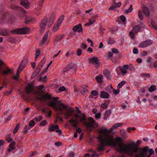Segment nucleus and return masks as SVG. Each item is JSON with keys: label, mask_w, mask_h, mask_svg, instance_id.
I'll return each instance as SVG.
<instances>
[{"label": "nucleus", "mask_w": 157, "mask_h": 157, "mask_svg": "<svg viewBox=\"0 0 157 157\" xmlns=\"http://www.w3.org/2000/svg\"><path fill=\"white\" fill-rule=\"evenodd\" d=\"M99 133L100 134L104 135L106 140H105L102 135H100L97 138L99 141L97 149L98 151H103L104 149V147L105 146L109 145L115 147L116 145L119 146L122 145V140L121 138L117 137L114 139L113 135L109 134L110 131L106 128L102 127L100 129Z\"/></svg>", "instance_id": "nucleus-1"}, {"label": "nucleus", "mask_w": 157, "mask_h": 157, "mask_svg": "<svg viewBox=\"0 0 157 157\" xmlns=\"http://www.w3.org/2000/svg\"><path fill=\"white\" fill-rule=\"evenodd\" d=\"M59 99L58 97H53V101L48 104L49 106L52 107L56 111L59 110L61 112L60 114H63L65 115L64 118L67 120L69 116L71 115V113H73L75 112L76 110H74L71 107H69L67 109V105H65L63 103H60L58 107V108L56 106V101Z\"/></svg>", "instance_id": "nucleus-2"}, {"label": "nucleus", "mask_w": 157, "mask_h": 157, "mask_svg": "<svg viewBox=\"0 0 157 157\" xmlns=\"http://www.w3.org/2000/svg\"><path fill=\"white\" fill-rule=\"evenodd\" d=\"M135 145L134 142H131L128 145H122L119 146V148L117 149L120 153H121L123 151L127 153L131 156H132V147Z\"/></svg>", "instance_id": "nucleus-3"}, {"label": "nucleus", "mask_w": 157, "mask_h": 157, "mask_svg": "<svg viewBox=\"0 0 157 157\" xmlns=\"http://www.w3.org/2000/svg\"><path fill=\"white\" fill-rule=\"evenodd\" d=\"M149 150V148L147 146H146L143 148H140L138 147H132V156H134L133 153L139 154V155L141 157H144L147 155V152Z\"/></svg>", "instance_id": "nucleus-4"}, {"label": "nucleus", "mask_w": 157, "mask_h": 157, "mask_svg": "<svg viewBox=\"0 0 157 157\" xmlns=\"http://www.w3.org/2000/svg\"><path fill=\"white\" fill-rule=\"evenodd\" d=\"M86 120V116L84 113H82V117L79 119L78 121L77 119H74V118H72L70 120H69L68 121L70 123L72 124L74 128H75L77 127V125L80 122L84 121Z\"/></svg>", "instance_id": "nucleus-5"}, {"label": "nucleus", "mask_w": 157, "mask_h": 157, "mask_svg": "<svg viewBox=\"0 0 157 157\" xmlns=\"http://www.w3.org/2000/svg\"><path fill=\"white\" fill-rule=\"evenodd\" d=\"M29 31V28L25 27L13 30L11 31V33L15 34H23L28 33Z\"/></svg>", "instance_id": "nucleus-6"}, {"label": "nucleus", "mask_w": 157, "mask_h": 157, "mask_svg": "<svg viewBox=\"0 0 157 157\" xmlns=\"http://www.w3.org/2000/svg\"><path fill=\"white\" fill-rule=\"evenodd\" d=\"M88 120L90 121V122H85L83 124L86 127L87 129H89L90 131H91L92 130L90 129V128H94L95 121L94 120L92 117H89Z\"/></svg>", "instance_id": "nucleus-7"}, {"label": "nucleus", "mask_w": 157, "mask_h": 157, "mask_svg": "<svg viewBox=\"0 0 157 157\" xmlns=\"http://www.w3.org/2000/svg\"><path fill=\"white\" fill-rule=\"evenodd\" d=\"M47 23L48 18L46 17H44V18L41 20L40 24V30L41 33L44 32Z\"/></svg>", "instance_id": "nucleus-8"}, {"label": "nucleus", "mask_w": 157, "mask_h": 157, "mask_svg": "<svg viewBox=\"0 0 157 157\" xmlns=\"http://www.w3.org/2000/svg\"><path fill=\"white\" fill-rule=\"evenodd\" d=\"M89 62L92 64L95 65V67L96 68H99L101 64V63L99 62L98 57H94L92 58L89 59Z\"/></svg>", "instance_id": "nucleus-9"}, {"label": "nucleus", "mask_w": 157, "mask_h": 157, "mask_svg": "<svg viewBox=\"0 0 157 157\" xmlns=\"http://www.w3.org/2000/svg\"><path fill=\"white\" fill-rule=\"evenodd\" d=\"M140 29L141 26L139 25H138L134 27L133 29L129 33V35L131 37L132 39H134L135 38V34H134V33H138L140 31Z\"/></svg>", "instance_id": "nucleus-10"}, {"label": "nucleus", "mask_w": 157, "mask_h": 157, "mask_svg": "<svg viewBox=\"0 0 157 157\" xmlns=\"http://www.w3.org/2000/svg\"><path fill=\"white\" fill-rule=\"evenodd\" d=\"M52 98L51 95L48 93H46L42 97L36 96L35 99L39 101H45L46 100H50Z\"/></svg>", "instance_id": "nucleus-11"}, {"label": "nucleus", "mask_w": 157, "mask_h": 157, "mask_svg": "<svg viewBox=\"0 0 157 157\" xmlns=\"http://www.w3.org/2000/svg\"><path fill=\"white\" fill-rule=\"evenodd\" d=\"M152 42L153 41L151 40H148L141 43L139 45V47L140 48H144L151 45Z\"/></svg>", "instance_id": "nucleus-12"}, {"label": "nucleus", "mask_w": 157, "mask_h": 157, "mask_svg": "<svg viewBox=\"0 0 157 157\" xmlns=\"http://www.w3.org/2000/svg\"><path fill=\"white\" fill-rule=\"evenodd\" d=\"M73 30L75 32L78 31V32H83V29L82 27V25L81 24H79L78 25L75 26L73 28Z\"/></svg>", "instance_id": "nucleus-13"}, {"label": "nucleus", "mask_w": 157, "mask_h": 157, "mask_svg": "<svg viewBox=\"0 0 157 157\" xmlns=\"http://www.w3.org/2000/svg\"><path fill=\"white\" fill-rule=\"evenodd\" d=\"M33 86L31 84L28 83L27 85L26 86V91L27 94H29L30 93H32L33 91Z\"/></svg>", "instance_id": "nucleus-14"}, {"label": "nucleus", "mask_w": 157, "mask_h": 157, "mask_svg": "<svg viewBox=\"0 0 157 157\" xmlns=\"http://www.w3.org/2000/svg\"><path fill=\"white\" fill-rule=\"evenodd\" d=\"M28 61V58H26V59H24L21 61V63H20L18 67L19 68L20 66H21L19 69L20 71H22L23 69L25 67V65L27 64Z\"/></svg>", "instance_id": "nucleus-15"}, {"label": "nucleus", "mask_w": 157, "mask_h": 157, "mask_svg": "<svg viewBox=\"0 0 157 157\" xmlns=\"http://www.w3.org/2000/svg\"><path fill=\"white\" fill-rule=\"evenodd\" d=\"M28 61V58H26V59H24L21 61V63H20L18 67L19 68L20 66H21L19 69L20 71H22L23 69L25 67V65L27 64Z\"/></svg>", "instance_id": "nucleus-16"}, {"label": "nucleus", "mask_w": 157, "mask_h": 157, "mask_svg": "<svg viewBox=\"0 0 157 157\" xmlns=\"http://www.w3.org/2000/svg\"><path fill=\"white\" fill-rule=\"evenodd\" d=\"M20 4L26 9L30 8V3L28 0H21Z\"/></svg>", "instance_id": "nucleus-17"}, {"label": "nucleus", "mask_w": 157, "mask_h": 157, "mask_svg": "<svg viewBox=\"0 0 157 157\" xmlns=\"http://www.w3.org/2000/svg\"><path fill=\"white\" fill-rule=\"evenodd\" d=\"M15 142L14 141H12L9 145V147L7 149L8 152H10L13 150L15 149L16 148L15 147Z\"/></svg>", "instance_id": "nucleus-18"}, {"label": "nucleus", "mask_w": 157, "mask_h": 157, "mask_svg": "<svg viewBox=\"0 0 157 157\" xmlns=\"http://www.w3.org/2000/svg\"><path fill=\"white\" fill-rule=\"evenodd\" d=\"M55 18V15L54 13H52L49 19L48 25L49 27L52 26L54 22V20Z\"/></svg>", "instance_id": "nucleus-19"}, {"label": "nucleus", "mask_w": 157, "mask_h": 157, "mask_svg": "<svg viewBox=\"0 0 157 157\" xmlns=\"http://www.w3.org/2000/svg\"><path fill=\"white\" fill-rule=\"evenodd\" d=\"M100 97L101 98L107 99L109 98L110 95L107 92L102 91L100 92Z\"/></svg>", "instance_id": "nucleus-20"}, {"label": "nucleus", "mask_w": 157, "mask_h": 157, "mask_svg": "<svg viewBox=\"0 0 157 157\" xmlns=\"http://www.w3.org/2000/svg\"><path fill=\"white\" fill-rule=\"evenodd\" d=\"M142 10L144 12L145 15L147 17H149L150 16V12L148 8L147 7H144Z\"/></svg>", "instance_id": "nucleus-21"}, {"label": "nucleus", "mask_w": 157, "mask_h": 157, "mask_svg": "<svg viewBox=\"0 0 157 157\" xmlns=\"http://www.w3.org/2000/svg\"><path fill=\"white\" fill-rule=\"evenodd\" d=\"M10 34V32L6 29L0 30V35L3 36H7Z\"/></svg>", "instance_id": "nucleus-22"}, {"label": "nucleus", "mask_w": 157, "mask_h": 157, "mask_svg": "<svg viewBox=\"0 0 157 157\" xmlns=\"http://www.w3.org/2000/svg\"><path fill=\"white\" fill-rule=\"evenodd\" d=\"M113 6H111L109 8V10H113L114 9L117 7H120L121 5V2H120L118 3L116 2V4H113Z\"/></svg>", "instance_id": "nucleus-23"}, {"label": "nucleus", "mask_w": 157, "mask_h": 157, "mask_svg": "<svg viewBox=\"0 0 157 157\" xmlns=\"http://www.w3.org/2000/svg\"><path fill=\"white\" fill-rule=\"evenodd\" d=\"M104 75L109 80L111 79V78L110 76V72L107 69H105L103 71Z\"/></svg>", "instance_id": "nucleus-24"}, {"label": "nucleus", "mask_w": 157, "mask_h": 157, "mask_svg": "<svg viewBox=\"0 0 157 157\" xmlns=\"http://www.w3.org/2000/svg\"><path fill=\"white\" fill-rule=\"evenodd\" d=\"M59 126L57 124H56L55 125H52L50 126L49 128V131L50 132L52 131H55L56 129H59Z\"/></svg>", "instance_id": "nucleus-25"}, {"label": "nucleus", "mask_w": 157, "mask_h": 157, "mask_svg": "<svg viewBox=\"0 0 157 157\" xmlns=\"http://www.w3.org/2000/svg\"><path fill=\"white\" fill-rule=\"evenodd\" d=\"M48 33H49V31H48L45 33L44 35L42 41L41 42V46H42V45H43L45 43L46 41V40L47 39Z\"/></svg>", "instance_id": "nucleus-26"}, {"label": "nucleus", "mask_w": 157, "mask_h": 157, "mask_svg": "<svg viewBox=\"0 0 157 157\" xmlns=\"http://www.w3.org/2000/svg\"><path fill=\"white\" fill-rule=\"evenodd\" d=\"M6 70L5 71H2V73L3 75H6L12 73L13 70L10 69L8 67H7Z\"/></svg>", "instance_id": "nucleus-27"}, {"label": "nucleus", "mask_w": 157, "mask_h": 157, "mask_svg": "<svg viewBox=\"0 0 157 157\" xmlns=\"http://www.w3.org/2000/svg\"><path fill=\"white\" fill-rule=\"evenodd\" d=\"M74 66V65L72 64L68 65L63 70V72H65L70 71L73 68Z\"/></svg>", "instance_id": "nucleus-28"}, {"label": "nucleus", "mask_w": 157, "mask_h": 157, "mask_svg": "<svg viewBox=\"0 0 157 157\" xmlns=\"http://www.w3.org/2000/svg\"><path fill=\"white\" fill-rule=\"evenodd\" d=\"M111 113V111L110 110H106L105 113V114L104 117V119L106 120L107 117H108Z\"/></svg>", "instance_id": "nucleus-29"}, {"label": "nucleus", "mask_w": 157, "mask_h": 157, "mask_svg": "<svg viewBox=\"0 0 157 157\" xmlns=\"http://www.w3.org/2000/svg\"><path fill=\"white\" fill-rule=\"evenodd\" d=\"M60 25L58 23H56L54 25L53 28V30L55 32H56L59 29Z\"/></svg>", "instance_id": "nucleus-30"}, {"label": "nucleus", "mask_w": 157, "mask_h": 157, "mask_svg": "<svg viewBox=\"0 0 157 157\" xmlns=\"http://www.w3.org/2000/svg\"><path fill=\"white\" fill-rule=\"evenodd\" d=\"M98 92L95 90H92L91 93L90 94L89 97L90 98H93V96H97L98 95Z\"/></svg>", "instance_id": "nucleus-31"}, {"label": "nucleus", "mask_w": 157, "mask_h": 157, "mask_svg": "<svg viewBox=\"0 0 157 157\" xmlns=\"http://www.w3.org/2000/svg\"><path fill=\"white\" fill-rule=\"evenodd\" d=\"M113 88L112 85L111 84L110 86H108L106 87L105 90L111 94L113 93Z\"/></svg>", "instance_id": "nucleus-32"}, {"label": "nucleus", "mask_w": 157, "mask_h": 157, "mask_svg": "<svg viewBox=\"0 0 157 157\" xmlns=\"http://www.w3.org/2000/svg\"><path fill=\"white\" fill-rule=\"evenodd\" d=\"M20 124L19 123H18L17 124L16 126H15L14 129L13 130V133L16 134L17 132L20 128Z\"/></svg>", "instance_id": "nucleus-33"}, {"label": "nucleus", "mask_w": 157, "mask_h": 157, "mask_svg": "<svg viewBox=\"0 0 157 157\" xmlns=\"http://www.w3.org/2000/svg\"><path fill=\"white\" fill-rule=\"evenodd\" d=\"M64 18V16L63 15H62L60 16L57 21L56 23H58L59 25L61 24L62 21H63Z\"/></svg>", "instance_id": "nucleus-34"}, {"label": "nucleus", "mask_w": 157, "mask_h": 157, "mask_svg": "<svg viewBox=\"0 0 157 157\" xmlns=\"http://www.w3.org/2000/svg\"><path fill=\"white\" fill-rule=\"evenodd\" d=\"M156 89V86L155 85H152L148 89V91L150 92H152L155 91Z\"/></svg>", "instance_id": "nucleus-35"}, {"label": "nucleus", "mask_w": 157, "mask_h": 157, "mask_svg": "<svg viewBox=\"0 0 157 157\" xmlns=\"http://www.w3.org/2000/svg\"><path fill=\"white\" fill-rule=\"evenodd\" d=\"M32 93L34 95H40L41 94L43 93V91H40L37 90H33Z\"/></svg>", "instance_id": "nucleus-36"}, {"label": "nucleus", "mask_w": 157, "mask_h": 157, "mask_svg": "<svg viewBox=\"0 0 157 157\" xmlns=\"http://www.w3.org/2000/svg\"><path fill=\"white\" fill-rule=\"evenodd\" d=\"M87 87V86L86 85L82 86V89H81V92L85 93L87 92L88 90Z\"/></svg>", "instance_id": "nucleus-37"}, {"label": "nucleus", "mask_w": 157, "mask_h": 157, "mask_svg": "<svg viewBox=\"0 0 157 157\" xmlns=\"http://www.w3.org/2000/svg\"><path fill=\"white\" fill-rule=\"evenodd\" d=\"M123 124L122 123H118L114 124L113 126V129H116L118 128L119 127L121 126Z\"/></svg>", "instance_id": "nucleus-38"}, {"label": "nucleus", "mask_w": 157, "mask_h": 157, "mask_svg": "<svg viewBox=\"0 0 157 157\" xmlns=\"http://www.w3.org/2000/svg\"><path fill=\"white\" fill-rule=\"evenodd\" d=\"M132 5L131 4L129 8L128 9L126 10L125 11L124 13L126 14H128V13L129 12L131 13L133 9V8L132 7Z\"/></svg>", "instance_id": "nucleus-39"}, {"label": "nucleus", "mask_w": 157, "mask_h": 157, "mask_svg": "<svg viewBox=\"0 0 157 157\" xmlns=\"http://www.w3.org/2000/svg\"><path fill=\"white\" fill-rule=\"evenodd\" d=\"M119 68L120 70L121 71V73L123 74L124 75H125L127 73V71L122 67H119Z\"/></svg>", "instance_id": "nucleus-40"}, {"label": "nucleus", "mask_w": 157, "mask_h": 157, "mask_svg": "<svg viewBox=\"0 0 157 157\" xmlns=\"http://www.w3.org/2000/svg\"><path fill=\"white\" fill-rule=\"evenodd\" d=\"M39 72L37 71L36 70H35L32 73V75L31 77V79H33L36 76Z\"/></svg>", "instance_id": "nucleus-41"}, {"label": "nucleus", "mask_w": 157, "mask_h": 157, "mask_svg": "<svg viewBox=\"0 0 157 157\" xmlns=\"http://www.w3.org/2000/svg\"><path fill=\"white\" fill-rule=\"evenodd\" d=\"M126 83V82L124 81H123L120 83H119L117 85V87L119 89L121 88L122 86Z\"/></svg>", "instance_id": "nucleus-42"}, {"label": "nucleus", "mask_w": 157, "mask_h": 157, "mask_svg": "<svg viewBox=\"0 0 157 157\" xmlns=\"http://www.w3.org/2000/svg\"><path fill=\"white\" fill-rule=\"evenodd\" d=\"M138 16L140 19L141 20H143L144 18L142 15V13L141 11L140 10L138 11Z\"/></svg>", "instance_id": "nucleus-43"}, {"label": "nucleus", "mask_w": 157, "mask_h": 157, "mask_svg": "<svg viewBox=\"0 0 157 157\" xmlns=\"http://www.w3.org/2000/svg\"><path fill=\"white\" fill-rule=\"evenodd\" d=\"M80 47L82 49L84 50H86L87 48V46L86 44H85L84 43H82L80 45Z\"/></svg>", "instance_id": "nucleus-44"}, {"label": "nucleus", "mask_w": 157, "mask_h": 157, "mask_svg": "<svg viewBox=\"0 0 157 157\" xmlns=\"http://www.w3.org/2000/svg\"><path fill=\"white\" fill-rule=\"evenodd\" d=\"M35 124L34 121L33 120H31L29 123V126L30 128H32L34 126Z\"/></svg>", "instance_id": "nucleus-45"}, {"label": "nucleus", "mask_w": 157, "mask_h": 157, "mask_svg": "<svg viewBox=\"0 0 157 157\" xmlns=\"http://www.w3.org/2000/svg\"><path fill=\"white\" fill-rule=\"evenodd\" d=\"M120 91V90L119 89H117L116 90L113 88V94L117 95L119 94Z\"/></svg>", "instance_id": "nucleus-46"}, {"label": "nucleus", "mask_w": 157, "mask_h": 157, "mask_svg": "<svg viewBox=\"0 0 157 157\" xmlns=\"http://www.w3.org/2000/svg\"><path fill=\"white\" fill-rule=\"evenodd\" d=\"M32 21V19L31 18L29 17H25V22L26 24H27L29 22L31 21Z\"/></svg>", "instance_id": "nucleus-47"}, {"label": "nucleus", "mask_w": 157, "mask_h": 157, "mask_svg": "<svg viewBox=\"0 0 157 157\" xmlns=\"http://www.w3.org/2000/svg\"><path fill=\"white\" fill-rule=\"evenodd\" d=\"M19 7L18 6H16V5L13 4L11 6L10 8L13 10H17Z\"/></svg>", "instance_id": "nucleus-48"}, {"label": "nucleus", "mask_w": 157, "mask_h": 157, "mask_svg": "<svg viewBox=\"0 0 157 157\" xmlns=\"http://www.w3.org/2000/svg\"><path fill=\"white\" fill-rule=\"evenodd\" d=\"M77 54L78 56H80L82 53V50L80 48H78L76 51Z\"/></svg>", "instance_id": "nucleus-49"}, {"label": "nucleus", "mask_w": 157, "mask_h": 157, "mask_svg": "<svg viewBox=\"0 0 157 157\" xmlns=\"http://www.w3.org/2000/svg\"><path fill=\"white\" fill-rule=\"evenodd\" d=\"M63 38V35H62L60 36H57L56 39V40L57 41H59L61 40Z\"/></svg>", "instance_id": "nucleus-50"}, {"label": "nucleus", "mask_w": 157, "mask_h": 157, "mask_svg": "<svg viewBox=\"0 0 157 157\" xmlns=\"http://www.w3.org/2000/svg\"><path fill=\"white\" fill-rule=\"evenodd\" d=\"M89 23H87L85 24V25H92L96 21V20H94L93 21H91V19H89Z\"/></svg>", "instance_id": "nucleus-51"}, {"label": "nucleus", "mask_w": 157, "mask_h": 157, "mask_svg": "<svg viewBox=\"0 0 157 157\" xmlns=\"http://www.w3.org/2000/svg\"><path fill=\"white\" fill-rule=\"evenodd\" d=\"M47 124V122L46 120L42 121L40 124V126H44Z\"/></svg>", "instance_id": "nucleus-52"}, {"label": "nucleus", "mask_w": 157, "mask_h": 157, "mask_svg": "<svg viewBox=\"0 0 157 157\" xmlns=\"http://www.w3.org/2000/svg\"><path fill=\"white\" fill-rule=\"evenodd\" d=\"M8 41L11 43H14L15 41L14 39L12 37H10L8 38Z\"/></svg>", "instance_id": "nucleus-53"}, {"label": "nucleus", "mask_w": 157, "mask_h": 157, "mask_svg": "<svg viewBox=\"0 0 157 157\" xmlns=\"http://www.w3.org/2000/svg\"><path fill=\"white\" fill-rule=\"evenodd\" d=\"M45 62V61L44 59H42L39 63V65L43 67Z\"/></svg>", "instance_id": "nucleus-54"}, {"label": "nucleus", "mask_w": 157, "mask_h": 157, "mask_svg": "<svg viewBox=\"0 0 157 157\" xmlns=\"http://www.w3.org/2000/svg\"><path fill=\"white\" fill-rule=\"evenodd\" d=\"M140 75L143 77H149L150 76V75L149 74L147 73H143L140 74Z\"/></svg>", "instance_id": "nucleus-55"}, {"label": "nucleus", "mask_w": 157, "mask_h": 157, "mask_svg": "<svg viewBox=\"0 0 157 157\" xmlns=\"http://www.w3.org/2000/svg\"><path fill=\"white\" fill-rule=\"evenodd\" d=\"M151 24L152 25L153 27L155 29L157 30V25L154 21H152Z\"/></svg>", "instance_id": "nucleus-56"}, {"label": "nucleus", "mask_w": 157, "mask_h": 157, "mask_svg": "<svg viewBox=\"0 0 157 157\" xmlns=\"http://www.w3.org/2000/svg\"><path fill=\"white\" fill-rule=\"evenodd\" d=\"M120 19L123 22H125L126 21V19L124 16L121 15L120 16Z\"/></svg>", "instance_id": "nucleus-57"}, {"label": "nucleus", "mask_w": 157, "mask_h": 157, "mask_svg": "<svg viewBox=\"0 0 157 157\" xmlns=\"http://www.w3.org/2000/svg\"><path fill=\"white\" fill-rule=\"evenodd\" d=\"M43 67H42L40 66L39 65H37V66L36 67V70H37V71H38L39 72H40L42 68Z\"/></svg>", "instance_id": "nucleus-58"}, {"label": "nucleus", "mask_w": 157, "mask_h": 157, "mask_svg": "<svg viewBox=\"0 0 157 157\" xmlns=\"http://www.w3.org/2000/svg\"><path fill=\"white\" fill-rule=\"evenodd\" d=\"M111 38V37H109V38L108 39V40H107V42H108V44H112L115 43V41H111L110 40Z\"/></svg>", "instance_id": "nucleus-59"}, {"label": "nucleus", "mask_w": 157, "mask_h": 157, "mask_svg": "<svg viewBox=\"0 0 157 157\" xmlns=\"http://www.w3.org/2000/svg\"><path fill=\"white\" fill-rule=\"evenodd\" d=\"M101 77H99L98 76H97L96 77V79L97 80V81L100 83H101L102 82V80H101Z\"/></svg>", "instance_id": "nucleus-60"}, {"label": "nucleus", "mask_w": 157, "mask_h": 157, "mask_svg": "<svg viewBox=\"0 0 157 157\" xmlns=\"http://www.w3.org/2000/svg\"><path fill=\"white\" fill-rule=\"evenodd\" d=\"M112 51L113 53H114L115 54L118 53L119 52V50L115 48H112Z\"/></svg>", "instance_id": "nucleus-61"}, {"label": "nucleus", "mask_w": 157, "mask_h": 157, "mask_svg": "<svg viewBox=\"0 0 157 157\" xmlns=\"http://www.w3.org/2000/svg\"><path fill=\"white\" fill-rule=\"evenodd\" d=\"M44 86L43 85H40L36 88L37 90H40V91H41L42 89L44 88Z\"/></svg>", "instance_id": "nucleus-62"}, {"label": "nucleus", "mask_w": 157, "mask_h": 157, "mask_svg": "<svg viewBox=\"0 0 157 157\" xmlns=\"http://www.w3.org/2000/svg\"><path fill=\"white\" fill-rule=\"evenodd\" d=\"M101 113H97L95 114V116L97 119H99L100 117H101Z\"/></svg>", "instance_id": "nucleus-63"}, {"label": "nucleus", "mask_w": 157, "mask_h": 157, "mask_svg": "<svg viewBox=\"0 0 157 157\" xmlns=\"http://www.w3.org/2000/svg\"><path fill=\"white\" fill-rule=\"evenodd\" d=\"M66 89L65 87L64 86H62L60 87L59 89V91L60 92H62L64 91Z\"/></svg>", "instance_id": "nucleus-64"}]
</instances>
